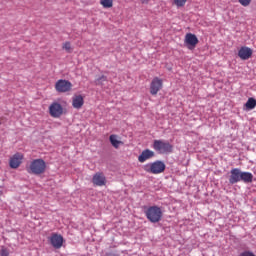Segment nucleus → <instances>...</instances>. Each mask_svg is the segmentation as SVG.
Returning <instances> with one entry per match:
<instances>
[{
  "label": "nucleus",
  "instance_id": "obj_13",
  "mask_svg": "<svg viewBox=\"0 0 256 256\" xmlns=\"http://www.w3.org/2000/svg\"><path fill=\"white\" fill-rule=\"evenodd\" d=\"M153 157H155V152L146 149L139 155L138 161L139 163H145V161H148V159H151Z\"/></svg>",
  "mask_w": 256,
  "mask_h": 256
},
{
  "label": "nucleus",
  "instance_id": "obj_26",
  "mask_svg": "<svg viewBox=\"0 0 256 256\" xmlns=\"http://www.w3.org/2000/svg\"><path fill=\"white\" fill-rule=\"evenodd\" d=\"M106 256H110L109 254H106Z\"/></svg>",
  "mask_w": 256,
  "mask_h": 256
},
{
  "label": "nucleus",
  "instance_id": "obj_5",
  "mask_svg": "<svg viewBox=\"0 0 256 256\" xmlns=\"http://www.w3.org/2000/svg\"><path fill=\"white\" fill-rule=\"evenodd\" d=\"M165 167V163L162 161H155L144 165V171H146V173H152V175H159V173L165 171Z\"/></svg>",
  "mask_w": 256,
  "mask_h": 256
},
{
  "label": "nucleus",
  "instance_id": "obj_14",
  "mask_svg": "<svg viewBox=\"0 0 256 256\" xmlns=\"http://www.w3.org/2000/svg\"><path fill=\"white\" fill-rule=\"evenodd\" d=\"M85 105V99L81 95H74L72 98V106L74 109H81Z\"/></svg>",
  "mask_w": 256,
  "mask_h": 256
},
{
  "label": "nucleus",
  "instance_id": "obj_20",
  "mask_svg": "<svg viewBox=\"0 0 256 256\" xmlns=\"http://www.w3.org/2000/svg\"><path fill=\"white\" fill-rule=\"evenodd\" d=\"M105 81H107V76L102 75L96 79V85H102Z\"/></svg>",
  "mask_w": 256,
  "mask_h": 256
},
{
  "label": "nucleus",
  "instance_id": "obj_25",
  "mask_svg": "<svg viewBox=\"0 0 256 256\" xmlns=\"http://www.w3.org/2000/svg\"><path fill=\"white\" fill-rule=\"evenodd\" d=\"M65 51H68L69 53H71V44L69 42L65 43Z\"/></svg>",
  "mask_w": 256,
  "mask_h": 256
},
{
  "label": "nucleus",
  "instance_id": "obj_19",
  "mask_svg": "<svg viewBox=\"0 0 256 256\" xmlns=\"http://www.w3.org/2000/svg\"><path fill=\"white\" fill-rule=\"evenodd\" d=\"M185 3H187V0H174L176 7H185Z\"/></svg>",
  "mask_w": 256,
  "mask_h": 256
},
{
  "label": "nucleus",
  "instance_id": "obj_2",
  "mask_svg": "<svg viewBox=\"0 0 256 256\" xmlns=\"http://www.w3.org/2000/svg\"><path fill=\"white\" fill-rule=\"evenodd\" d=\"M144 215L150 223H159L163 219V209L159 206H149L145 208Z\"/></svg>",
  "mask_w": 256,
  "mask_h": 256
},
{
  "label": "nucleus",
  "instance_id": "obj_23",
  "mask_svg": "<svg viewBox=\"0 0 256 256\" xmlns=\"http://www.w3.org/2000/svg\"><path fill=\"white\" fill-rule=\"evenodd\" d=\"M71 87H73L71 82L65 81V91H71Z\"/></svg>",
  "mask_w": 256,
  "mask_h": 256
},
{
  "label": "nucleus",
  "instance_id": "obj_8",
  "mask_svg": "<svg viewBox=\"0 0 256 256\" xmlns=\"http://www.w3.org/2000/svg\"><path fill=\"white\" fill-rule=\"evenodd\" d=\"M92 183L95 187H103L107 185V178L103 172H97L92 177Z\"/></svg>",
  "mask_w": 256,
  "mask_h": 256
},
{
  "label": "nucleus",
  "instance_id": "obj_18",
  "mask_svg": "<svg viewBox=\"0 0 256 256\" xmlns=\"http://www.w3.org/2000/svg\"><path fill=\"white\" fill-rule=\"evenodd\" d=\"M246 109H253L256 107V100L254 98H249L245 104Z\"/></svg>",
  "mask_w": 256,
  "mask_h": 256
},
{
  "label": "nucleus",
  "instance_id": "obj_3",
  "mask_svg": "<svg viewBox=\"0 0 256 256\" xmlns=\"http://www.w3.org/2000/svg\"><path fill=\"white\" fill-rule=\"evenodd\" d=\"M26 169L30 175H43L47 169V163L43 159H34Z\"/></svg>",
  "mask_w": 256,
  "mask_h": 256
},
{
  "label": "nucleus",
  "instance_id": "obj_17",
  "mask_svg": "<svg viewBox=\"0 0 256 256\" xmlns=\"http://www.w3.org/2000/svg\"><path fill=\"white\" fill-rule=\"evenodd\" d=\"M100 5H102L104 9H111V7H113V0H100Z\"/></svg>",
  "mask_w": 256,
  "mask_h": 256
},
{
  "label": "nucleus",
  "instance_id": "obj_21",
  "mask_svg": "<svg viewBox=\"0 0 256 256\" xmlns=\"http://www.w3.org/2000/svg\"><path fill=\"white\" fill-rule=\"evenodd\" d=\"M238 2L242 7H249L251 5V0H238Z\"/></svg>",
  "mask_w": 256,
  "mask_h": 256
},
{
  "label": "nucleus",
  "instance_id": "obj_11",
  "mask_svg": "<svg viewBox=\"0 0 256 256\" xmlns=\"http://www.w3.org/2000/svg\"><path fill=\"white\" fill-rule=\"evenodd\" d=\"M23 154L21 153H16L14 154L9 161V165L11 169H19L21 166V163H23Z\"/></svg>",
  "mask_w": 256,
  "mask_h": 256
},
{
  "label": "nucleus",
  "instance_id": "obj_24",
  "mask_svg": "<svg viewBox=\"0 0 256 256\" xmlns=\"http://www.w3.org/2000/svg\"><path fill=\"white\" fill-rule=\"evenodd\" d=\"M239 256H255L251 251H244Z\"/></svg>",
  "mask_w": 256,
  "mask_h": 256
},
{
  "label": "nucleus",
  "instance_id": "obj_1",
  "mask_svg": "<svg viewBox=\"0 0 256 256\" xmlns=\"http://www.w3.org/2000/svg\"><path fill=\"white\" fill-rule=\"evenodd\" d=\"M253 183V174L251 172H242L239 168H234L230 171L229 183L235 185V183Z\"/></svg>",
  "mask_w": 256,
  "mask_h": 256
},
{
  "label": "nucleus",
  "instance_id": "obj_6",
  "mask_svg": "<svg viewBox=\"0 0 256 256\" xmlns=\"http://www.w3.org/2000/svg\"><path fill=\"white\" fill-rule=\"evenodd\" d=\"M161 89H163V79L154 77L150 83V94L155 96Z\"/></svg>",
  "mask_w": 256,
  "mask_h": 256
},
{
  "label": "nucleus",
  "instance_id": "obj_9",
  "mask_svg": "<svg viewBox=\"0 0 256 256\" xmlns=\"http://www.w3.org/2000/svg\"><path fill=\"white\" fill-rule=\"evenodd\" d=\"M184 43L188 49H195L199 43V39L195 34L187 33L185 35Z\"/></svg>",
  "mask_w": 256,
  "mask_h": 256
},
{
  "label": "nucleus",
  "instance_id": "obj_12",
  "mask_svg": "<svg viewBox=\"0 0 256 256\" xmlns=\"http://www.w3.org/2000/svg\"><path fill=\"white\" fill-rule=\"evenodd\" d=\"M253 55V50L247 46H242L238 51V57L242 59V61H247V59H251Z\"/></svg>",
  "mask_w": 256,
  "mask_h": 256
},
{
  "label": "nucleus",
  "instance_id": "obj_7",
  "mask_svg": "<svg viewBox=\"0 0 256 256\" xmlns=\"http://www.w3.org/2000/svg\"><path fill=\"white\" fill-rule=\"evenodd\" d=\"M49 113L55 119H59V117L63 115V106H61V104H59L58 102H53L49 106Z\"/></svg>",
  "mask_w": 256,
  "mask_h": 256
},
{
  "label": "nucleus",
  "instance_id": "obj_22",
  "mask_svg": "<svg viewBox=\"0 0 256 256\" xmlns=\"http://www.w3.org/2000/svg\"><path fill=\"white\" fill-rule=\"evenodd\" d=\"M0 255L1 256H9V249H7L4 246H2L1 250H0Z\"/></svg>",
  "mask_w": 256,
  "mask_h": 256
},
{
  "label": "nucleus",
  "instance_id": "obj_10",
  "mask_svg": "<svg viewBox=\"0 0 256 256\" xmlns=\"http://www.w3.org/2000/svg\"><path fill=\"white\" fill-rule=\"evenodd\" d=\"M50 245L54 247V249H61L63 247V236L53 233L49 238Z\"/></svg>",
  "mask_w": 256,
  "mask_h": 256
},
{
  "label": "nucleus",
  "instance_id": "obj_15",
  "mask_svg": "<svg viewBox=\"0 0 256 256\" xmlns=\"http://www.w3.org/2000/svg\"><path fill=\"white\" fill-rule=\"evenodd\" d=\"M55 89L58 93H65V80H58L55 84Z\"/></svg>",
  "mask_w": 256,
  "mask_h": 256
},
{
  "label": "nucleus",
  "instance_id": "obj_4",
  "mask_svg": "<svg viewBox=\"0 0 256 256\" xmlns=\"http://www.w3.org/2000/svg\"><path fill=\"white\" fill-rule=\"evenodd\" d=\"M153 149L160 155H167L173 153V146L169 141L165 140H154Z\"/></svg>",
  "mask_w": 256,
  "mask_h": 256
},
{
  "label": "nucleus",
  "instance_id": "obj_16",
  "mask_svg": "<svg viewBox=\"0 0 256 256\" xmlns=\"http://www.w3.org/2000/svg\"><path fill=\"white\" fill-rule=\"evenodd\" d=\"M109 139L112 147H114L115 149H119V145L123 143L117 139V135L115 134L110 135Z\"/></svg>",
  "mask_w": 256,
  "mask_h": 256
}]
</instances>
